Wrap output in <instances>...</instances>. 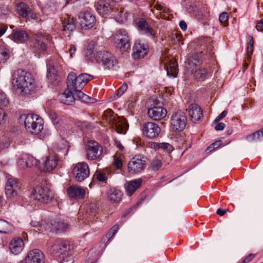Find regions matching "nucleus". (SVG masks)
Wrapping results in <instances>:
<instances>
[{"instance_id": "47", "label": "nucleus", "mask_w": 263, "mask_h": 263, "mask_svg": "<svg viewBox=\"0 0 263 263\" xmlns=\"http://www.w3.org/2000/svg\"><path fill=\"white\" fill-rule=\"evenodd\" d=\"M81 101L86 103H94L96 102V99L91 98L86 94L83 96Z\"/></svg>"}, {"instance_id": "18", "label": "nucleus", "mask_w": 263, "mask_h": 263, "mask_svg": "<svg viewBox=\"0 0 263 263\" xmlns=\"http://www.w3.org/2000/svg\"><path fill=\"white\" fill-rule=\"evenodd\" d=\"M116 1H98L95 5L96 9L98 13L102 16H104L114 9Z\"/></svg>"}, {"instance_id": "13", "label": "nucleus", "mask_w": 263, "mask_h": 263, "mask_svg": "<svg viewBox=\"0 0 263 263\" xmlns=\"http://www.w3.org/2000/svg\"><path fill=\"white\" fill-rule=\"evenodd\" d=\"M116 43L123 51H127L130 46L129 37L124 29L118 30L114 36Z\"/></svg>"}, {"instance_id": "19", "label": "nucleus", "mask_w": 263, "mask_h": 263, "mask_svg": "<svg viewBox=\"0 0 263 263\" xmlns=\"http://www.w3.org/2000/svg\"><path fill=\"white\" fill-rule=\"evenodd\" d=\"M58 156L55 154H50L43 161L42 170L44 172H50L55 168L58 164Z\"/></svg>"}, {"instance_id": "54", "label": "nucleus", "mask_w": 263, "mask_h": 263, "mask_svg": "<svg viewBox=\"0 0 263 263\" xmlns=\"http://www.w3.org/2000/svg\"><path fill=\"white\" fill-rule=\"evenodd\" d=\"M47 78L49 80H50L52 83H53V80L56 81L58 79V76L57 74L54 72L52 73L50 71H49L47 73Z\"/></svg>"}, {"instance_id": "22", "label": "nucleus", "mask_w": 263, "mask_h": 263, "mask_svg": "<svg viewBox=\"0 0 263 263\" xmlns=\"http://www.w3.org/2000/svg\"><path fill=\"white\" fill-rule=\"evenodd\" d=\"M67 193L69 198L74 199H83L85 195V190L76 185L70 186L67 190Z\"/></svg>"}, {"instance_id": "4", "label": "nucleus", "mask_w": 263, "mask_h": 263, "mask_svg": "<svg viewBox=\"0 0 263 263\" xmlns=\"http://www.w3.org/2000/svg\"><path fill=\"white\" fill-rule=\"evenodd\" d=\"M31 197L42 203H48L54 198V193L47 186L37 185L34 187L31 193Z\"/></svg>"}, {"instance_id": "9", "label": "nucleus", "mask_w": 263, "mask_h": 263, "mask_svg": "<svg viewBox=\"0 0 263 263\" xmlns=\"http://www.w3.org/2000/svg\"><path fill=\"white\" fill-rule=\"evenodd\" d=\"M95 58L98 63L101 64L106 69L112 68L118 63L115 56L107 51L97 52L95 54Z\"/></svg>"}, {"instance_id": "44", "label": "nucleus", "mask_w": 263, "mask_h": 263, "mask_svg": "<svg viewBox=\"0 0 263 263\" xmlns=\"http://www.w3.org/2000/svg\"><path fill=\"white\" fill-rule=\"evenodd\" d=\"M127 85L126 84H123L118 90L117 93L114 96V99H116L121 96L123 93L127 90Z\"/></svg>"}, {"instance_id": "28", "label": "nucleus", "mask_w": 263, "mask_h": 263, "mask_svg": "<svg viewBox=\"0 0 263 263\" xmlns=\"http://www.w3.org/2000/svg\"><path fill=\"white\" fill-rule=\"evenodd\" d=\"M168 76L176 77L178 73V64L176 61L170 60L168 63L164 64Z\"/></svg>"}, {"instance_id": "59", "label": "nucleus", "mask_w": 263, "mask_h": 263, "mask_svg": "<svg viewBox=\"0 0 263 263\" xmlns=\"http://www.w3.org/2000/svg\"><path fill=\"white\" fill-rule=\"evenodd\" d=\"M255 255L253 254H249L242 261L241 263H248L254 257Z\"/></svg>"}, {"instance_id": "48", "label": "nucleus", "mask_w": 263, "mask_h": 263, "mask_svg": "<svg viewBox=\"0 0 263 263\" xmlns=\"http://www.w3.org/2000/svg\"><path fill=\"white\" fill-rule=\"evenodd\" d=\"M229 15L228 13L226 12H222L219 17V20L221 23H225L228 20Z\"/></svg>"}, {"instance_id": "37", "label": "nucleus", "mask_w": 263, "mask_h": 263, "mask_svg": "<svg viewBox=\"0 0 263 263\" xmlns=\"http://www.w3.org/2000/svg\"><path fill=\"white\" fill-rule=\"evenodd\" d=\"M246 139L249 141L262 140V139L260 134V130H257L256 132L247 136Z\"/></svg>"}, {"instance_id": "11", "label": "nucleus", "mask_w": 263, "mask_h": 263, "mask_svg": "<svg viewBox=\"0 0 263 263\" xmlns=\"http://www.w3.org/2000/svg\"><path fill=\"white\" fill-rule=\"evenodd\" d=\"M146 166V158L136 156L128 162L127 168L130 174H135L143 171Z\"/></svg>"}, {"instance_id": "1", "label": "nucleus", "mask_w": 263, "mask_h": 263, "mask_svg": "<svg viewBox=\"0 0 263 263\" xmlns=\"http://www.w3.org/2000/svg\"><path fill=\"white\" fill-rule=\"evenodd\" d=\"M13 87L22 95H29L34 91V80L30 73L23 70H17L13 75Z\"/></svg>"}, {"instance_id": "35", "label": "nucleus", "mask_w": 263, "mask_h": 263, "mask_svg": "<svg viewBox=\"0 0 263 263\" xmlns=\"http://www.w3.org/2000/svg\"><path fill=\"white\" fill-rule=\"evenodd\" d=\"M12 226L5 220L0 219V233L7 234L11 231Z\"/></svg>"}, {"instance_id": "34", "label": "nucleus", "mask_w": 263, "mask_h": 263, "mask_svg": "<svg viewBox=\"0 0 263 263\" xmlns=\"http://www.w3.org/2000/svg\"><path fill=\"white\" fill-rule=\"evenodd\" d=\"M135 23L138 29L145 33L148 32V24L143 18H137L135 20Z\"/></svg>"}, {"instance_id": "53", "label": "nucleus", "mask_w": 263, "mask_h": 263, "mask_svg": "<svg viewBox=\"0 0 263 263\" xmlns=\"http://www.w3.org/2000/svg\"><path fill=\"white\" fill-rule=\"evenodd\" d=\"M18 164L21 168L25 169L28 167V163L23 159H20L17 162Z\"/></svg>"}, {"instance_id": "52", "label": "nucleus", "mask_w": 263, "mask_h": 263, "mask_svg": "<svg viewBox=\"0 0 263 263\" xmlns=\"http://www.w3.org/2000/svg\"><path fill=\"white\" fill-rule=\"evenodd\" d=\"M227 115V111L223 110L220 114H219L216 118L215 119L214 122L217 123L220 120L224 118L226 115Z\"/></svg>"}, {"instance_id": "40", "label": "nucleus", "mask_w": 263, "mask_h": 263, "mask_svg": "<svg viewBox=\"0 0 263 263\" xmlns=\"http://www.w3.org/2000/svg\"><path fill=\"white\" fill-rule=\"evenodd\" d=\"M119 229V226L118 224H115L112 226L106 234V238H107L108 240L110 239L115 235Z\"/></svg>"}, {"instance_id": "51", "label": "nucleus", "mask_w": 263, "mask_h": 263, "mask_svg": "<svg viewBox=\"0 0 263 263\" xmlns=\"http://www.w3.org/2000/svg\"><path fill=\"white\" fill-rule=\"evenodd\" d=\"M97 179L101 182H105L107 180V177L105 176V174L101 173L98 172L96 174Z\"/></svg>"}, {"instance_id": "46", "label": "nucleus", "mask_w": 263, "mask_h": 263, "mask_svg": "<svg viewBox=\"0 0 263 263\" xmlns=\"http://www.w3.org/2000/svg\"><path fill=\"white\" fill-rule=\"evenodd\" d=\"M9 104V100L4 92H0V105L7 106Z\"/></svg>"}, {"instance_id": "60", "label": "nucleus", "mask_w": 263, "mask_h": 263, "mask_svg": "<svg viewBox=\"0 0 263 263\" xmlns=\"http://www.w3.org/2000/svg\"><path fill=\"white\" fill-rule=\"evenodd\" d=\"M226 126L224 123L222 122L218 123L215 127V129L216 130H223Z\"/></svg>"}, {"instance_id": "27", "label": "nucleus", "mask_w": 263, "mask_h": 263, "mask_svg": "<svg viewBox=\"0 0 263 263\" xmlns=\"http://www.w3.org/2000/svg\"><path fill=\"white\" fill-rule=\"evenodd\" d=\"M63 30L68 36L75 30L76 25L73 18L67 17L62 21Z\"/></svg>"}, {"instance_id": "20", "label": "nucleus", "mask_w": 263, "mask_h": 263, "mask_svg": "<svg viewBox=\"0 0 263 263\" xmlns=\"http://www.w3.org/2000/svg\"><path fill=\"white\" fill-rule=\"evenodd\" d=\"M188 111L191 119L194 123L198 122L203 118L202 110L196 103L190 105Z\"/></svg>"}, {"instance_id": "31", "label": "nucleus", "mask_w": 263, "mask_h": 263, "mask_svg": "<svg viewBox=\"0 0 263 263\" xmlns=\"http://www.w3.org/2000/svg\"><path fill=\"white\" fill-rule=\"evenodd\" d=\"M52 227L50 228V226L47 224L46 226L44 227L45 230H49L50 231H53L54 230H60L62 231H66L69 229V226L64 221H59L57 224L54 226L51 223Z\"/></svg>"}, {"instance_id": "16", "label": "nucleus", "mask_w": 263, "mask_h": 263, "mask_svg": "<svg viewBox=\"0 0 263 263\" xmlns=\"http://www.w3.org/2000/svg\"><path fill=\"white\" fill-rule=\"evenodd\" d=\"M25 260L26 263H44L45 256L41 251L35 249L28 253Z\"/></svg>"}, {"instance_id": "61", "label": "nucleus", "mask_w": 263, "mask_h": 263, "mask_svg": "<svg viewBox=\"0 0 263 263\" xmlns=\"http://www.w3.org/2000/svg\"><path fill=\"white\" fill-rule=\"evenodd\" d=\"M148 122H146L143 126V134L146 137H148Z\"/></svg>"}, {"instance_id": "49", "label": "nucleus", "mask_w": 263, "mask_h": 263, "mask_svg": "<svg viewBox=\"0 0 263 263\" xmlns=\"http://www.w3.org/2000/svg\"><path fill=\"white\" fill-rule=\"evenodd\" d=\"M149 148L158 151L160 149V143L149 141Z\"/></svg>"}, {"instance_id": "32", "label": "nucleus", "mask_w": 263, "mask_h": 263, "mask_svg": "<svg viewBox=\"0 0 263 263\" xmlns=\"http://www.w3.org/2000/svg\"><path fill=\"white\" fill-rule=\"evenodd\" d=\"M160 132L161 128L157 124L149 122V139L158 137Z\"/></svg>"}, {"instance_id": "2", "label": "nucleus", "mask_w": 263, "mask_h": 263, "mask_svg": "<svg viewBox=\"0 0 263 263\" xmlns=\"http://www.w3.org/2000/svg\"><path fill=\"white\" fill-rule=\"evenodd\" d=\"M103 119L108 122L118 133L125 134L128 127L127 124L123 119L114 114L111 109L104 111Z\"/></svg>"}, {"instance_id": "17", "label": "nucleus", "mask_w": 263, "mask_h": 263, "mask_svg": "<svg viewBox=\"0 0 263 263\" xmlns=\"http://www.w3.org/2000/svg\"><path fill=\"white\" fill-rule=\"evenodd\" d=\"M20 188L17 180L15 178H9L5 185V193L7 197L11 198L17 195Z\"/></svg>"}, {"instance_id": "24", "label": "nucleus", "mask_w": 263, "mask_h": 263, "mask_svg": "<svg viewBox=\"0 0 263 263\" xmlns=\"http://www.w3.org/2000/svg\"><path fill=\"white\" fill-rule=\"evenodd\" d=\"M142 183V179L141 178H138L127 182L125 184V189L127 194L130 196L134 193L140 187Z\"/></svg>"}, {"instance_id": "5", "label": "nucleus", "mask_w": 263, "mask_h": 263, "mask_svg": "<svg viewBox=\"0 0 263 263\" xmlns=\"http://www.w3.org/2000/svg\"><path fill=\"white\" fill-rule=\"evenodd\" d=\"M93 78L87 73H81L78 76L74 72H70L67 78V87L72 89H82L86 84Z\"/></svg>"}, {"instance_id": "41", "label": "nucleus", "mask_w": 263, "mask_h": 263, "mask_svg": "<svg viewBox=\"0 0 263 263\" xmlns=\"http://www.w3.org/2000/svg\"><path fill=\"white\" fill-rule=\"evenodd\" d=\"M9 58L8 52L3 48H0V63H5Z\"/></svg>"}, {"instance_id": "25", "label": "nucleus", "mask_w": 263, "mask_h": 263, "mask_svg": "<svg viewBox=\"0 0 263 263\" xmlns=\"http://www.w3.org/2000/svg\"><path fill=\"white\" fill-rule=\"evenodd\" d=\"M147 50L143 44L140 42H136L134 48L133 57L134 59L143 58L147 54Z\"/></svg>"}, {"instance_id": "55", "label": "nucleus", "mask_w": 263, "mask_h": 263, "mask_svg": "<svg viewBox=\"0 0 263 263\" xmlns=\"http://www.w3.org/2000/svg\"><path fill=\"white\" fill-rule=\"evenodd\" d=\"M73 91L75 92V95L77 97L76 98H78V99L81 100L83 97V96H84L85 93L81 91V89H77V90H73Z\"/></svg>"}, {"instance_id": "45", "label": "nucleus", "mask_w": 263, "mask_h": 263, "mask_svg": "<svg viewBox=\"0 0 263 263\" xmlns=\"http://www.w3.org/2000/svg\"><path fill=\"white\" fill-rule=\"evenodd\" d=\"M185 8L189 13L194 12L196 10V6L192 1H188L185 4Z\"/></svg>"}, {"instance_id": "58", "label": "nucleus", "mask_w": 263, "mask_h": 263, "mask_svg": "<svg viewBox=\"0 0 263 263\" xmlns=\"http://www.w3.org/2000/svg\"><path fill=\"white\" fill-rule=\"evenodd\" d=\"M256 28L258 31H261L263 30V18H261L256 24Z\"/></svg>"}, {"instance_id": "23", "label": "nucleus", "mask_w": 263, "mask_h": 263, "mask_svg": "<svg viewBox=\"0 0 263 263\" xmlns=\"http://www.w3.org/2000/svg\"><path fill=\"white\" fill-rule=\"evenodd\" d=\"M73 90L71 88H68L62 93L60 97L61 102L67 105H72L76 100V97L73 93Z\"/></svg>"}, {"instance_id": "64", "label": "nucleus", "mask_w": 263, "mask_h": 263, "mask_svg": "<svg viewBox=\"0 0 263 263\" xmlns=\"http://www.w3.org/2000/svg\"><path fill=\"white\" fill-rule=\"evenodd\" d=\"M179 27L182 30L185 31L187 29V24L184 21H180L179 22Z\"/></svg>"}, {"instance_id": "56", "label": "nucleus", "mask_w": 263, "mask_h": 263, "mask_svg": "<svg viewBox=\"0 0 263 263\" xmlns=\"http://www.w3.org/2000/svg\"><path fill=\"white\" fill-rule=\"evenodd\" d=\"M254 50V45L248 44L247 47V54L248 56L251 59V56L252 55Z\"/></svg>"}, {"instance_id": "6", "label": "nucleus", "mask_w": 263, "mask_h": 263, "mask_svg": "<svg viewBox=\"0 0 263 263\" xmlns=\"http://www.w3.org/2000/svg\"><path fill=\"white\" fill-rule=\"evenodd\" d=\"M49 39L48 36H44L41 32L34 34L33 39L29 41V47L34 53L39 55L45 54L47 49L46 41Z\"/></svg>"}, {"instance_id": "43", "label": "nucleus", "mask_w": 263, "mask_h": 263, "mask_svg": "<svg viewBox=\"0 0 263 263\" xmlns=\"http://www.w3.org/2000/svg\"><path fill=\"white\" fill-rule=\"evenodd\" d=\"M160 149L166 151L169 153L174 150L173 146L170 143L166 142L160 143Z\"/></svg>"}, {"instance_id": "3", "label": "nucleus", "mask_w": 263, "mask_h": 263, "mask_svg": "<svg viewBox=\"0 0 263 263\" xmlns=\"http://www.w3.org/2000/svg\"><path fill=\"white\" fill-rule=\"evenodd\" d=\"M20 118L24 120L26 129L32 134H37L43 129L42 120L36 115L24 114Z\"/></svg>"}, {"instance_id": "7", "label": "nucleus", "mask_w": 263, "mask_h": 263, "mask_svg": "<svg viewBox=\"0 0 263 263\" xmlns=\"http://www.w3.org/2000/svg\"><path fill=\"white\" fill-rule=\"evenodd\" d=\"M73 246L68 241H57L52 246V253L56 256L68 259L71 254Z\"/></svg>"}, {"instance_id": "15", "label": "nucleus", "mask_w": 263, "mask_h": 263, "mask_svg": "<svg viewBox=\"0 0 263 263\" xmlns=\"http://www.w3.org/2000/svg\"><path fill=\"white\" fill-rule=\"evenodd\" d=\"M73 173L76 179L81 182L87 178L89 175L88 165L86 162L78 163L73 169Z\"/></svg>"}, {"instance_id": "33", "label": "nucleus", "mask_w": 263, "mask_h": 263, "mask_svg": "<svg viewBox=\"0 0 263 263\" xmlns=\"http://www.w3.org/2000/svg\"><path fill=\"white\" fill-rule=\"evenodd\" d=\"M193 73L195 79L199 81H203L206 78L208 72L204 68L197 67Z\"/></svg>"}, {"instance_id": "62", "label": "nucleus", "mask_w": 263, "mask_h": 263, "mask_svg": "<svg viewBox=\"0 0 263 263\" xmlns=\"http://www.w3.org/2000/svg\"><path fill=\"white\" fill-rule=\"evenodd\" d=\"M228 209L222 210L221 209H218L216 211V213L220 216H223L227 212Z\"/></svg>"}, {"instance_id": "8", "label": "nucleus", "mask_w": 263, "mask_h": 263, "mask_svg": "<svg viewBox=\"0 0 263 263\" xmlns=\"http://www.w3.org/2000/svg\"><path fill=\"white\" fill-rule=\"evenodd\" d=\"M171 127L174 132H181L186 127L187 117L185 113L180 110L172 114L170 120Z\"/></svg>"}, {"instance_id": "21", "label": "nucleus", "mask_w": 263, "mask_h": 263, "mask_svg": "<svg viewBox=\"0 0 263 263\" xmlns=\"http://www.w3.org/2000/svg\"><path fill=\"white\" fill-rule=\"evenodd\" d=\"M11 39L17 43H24L29 39V34L23 29H14Z\"/></svg>"}, {"instance_id": "29", "label": "nucleus", "mask_w": 263, "mask_h": 263, "mask_svg": "<svg viewBox=\"0 0 263 263\" xmlns=\"http://www.w3.org/2000/svg\"><path fill=\"white\" fill-rule=\"evenodd\" d=\"M108 198L109 200L112 203H119L122 198V193L120 190L116 189H110L108 192Z\"/></svg>"}, {"instance_id": "26", "label": "nucleus", "mask_w": 263, "mask_h": 263, "mask_svg": "<svg viewBox=\"0 0 263 263\" xmlns=\"http://www.w3.org/2000/svg\"><path fill=\"white\" fill-rule=\"evenodd\" d=\"M24 247V243L22 238H15L10 243L9 248L14 254H18L22 252Z\"/></svg>"}, {"instance_id": "30", "label": "nucleus", "mask_w": 263, "mask_h": 263, "mask_svg": "<svg viewBox=\"0 0 263 263\" xmlns=\"http://www.w3.org/2000/svg\"><path fill=\"white\" fill-rule=\"evenodd\" d=\"M31 8L23 2L19 3L16 6V11L17 13L24 18H27L29 16V13L31 12Z\"/></svg>"}, {"instance_id": "38", "label": "nucleus", "mask_w": 263, "mask_h": 263, "mask_svg": "<svg viewBox=\"0 0 263 263\" xmlns=\"http://www.w3.org/2000/svg\"><path fill=\"white\" fill-rule=\"evenodd\" d=\"M246 139L249 141L262 140V139L260 134V130H257L256 132L247 136Z\"/></svg>"}, {"instance_id": "50", "label": "nucleus", "mask_w": 263, "mask_h": 263, "mask_svg": "<svg viewBox=\"0 0 263 263\" xmlns=\"http://www.w3.org/2000/svg\"><path fill=\"white\" fill-rule=\"evenodd\" d=\"M114 164L118 169L121 168L122 166V162L121 159L118 157H115Z\"/></svg>"}, {"instance_id": "42", "label": "nucleus", "mask_w": 263, "mask_h": 263, "mask_svg": "<svg viewBox=\"0 0 263 263\" xmlns=\"http://www.w3.org/2000/svg\"><path fill=\"white\" fill-rule=\"evenodd\" d=\"M222 143V141L221 140H217L215 141V142L211 144L206 149V152L207 153H210L215 149L219 147Z\"/></svg>"}, {"instance_id": "63", "label": "nucleus", "mask_w": 263, "mask_h": 263, "mask_svg": "<svg viewBox=\"0 0 263 263\" xmlns=\"http://www.w3.org/2000/svg\"><path fill=\"white\" fill-rule=\"evenodd\" d=\"M77 50V48L75 45H70V48L69 49V52L70 57H72V55L74 54L75 52Z\"/></svg>"}, {"instance_id": "12", "label": "nucleus", "mask_w": 263, "mask_h": 263, "mask_svg": "<svg viewBox=\"0 0 263 263\" xmlns=\"http://www.w3.org/2000/svg\"><path fill=\"white\" fill-rule=\"evenodd\" d=\"M161 102L156 100V103L151 104L149 108V117L155 120H160L165 117L167 114L166 110L161 106Z\"/></svg>"}, {"instance_id": "57", "label": "nucleus", "mask_w": 263, "mask_h": 263, "mask_svg": "<svg viewBox=\"0 0 263 263\" xmlns=\"http://www.w3.org/2000/svg\"><path fill=\"white\" fill-rule=\"evenodd\" d=\"M6 117V113L4 109L0 107V124L3 123V121L5 120V118Z\"/></svg>"}, {"instance_id": "10", "label": "nucleus", "mask_w": 263, "mask_h": 263, "mask_svg": "<svg viewBox=\"0 0 263 263\" xmlns=\"http://www.w3.org/2000/svg\"><path fill=\"white\" fill-rule=\"evenodd\" d=\"M102 147L96 141L89 140L86 148L87 159L94 160L99 159L102 154Z\"/></svg>"}, {"instance_id": "14", "label": "nucleus", "mask_w": 263, "mask_h": 263, "mask_svg": "<svg viewBox=\"0 0 263 263\" xmlns=\"http://www.w3.org/2000/svg\"><path fill=\"white\" fill-rule=\"evenodd\" d=\"M78 18L80 22L82 28H91L96 22V17L90 12H81L78 15Z\"/></svg>"}, {"instance_id": "36", "label": "nucleus", "mask_w": 263, "mask_h": 263, "mask_svg": "<svg viewBox=\"0 0 263 263\" xmlns=\"http://www.w3.org/2000/svg\"><path fill=\"white\" fill-rule=\"evenodd\" d=\"M100 207V203L98 202H92L88 206L86 212L92 216H96Z\"/></svg>"}, {"instance_id": "39", "label": "nucleus", "mask_w": 263, "mask_h": 263, "mask_svg": "<svg viewBox=\"0 0 263 263\" xmlns=\"http://www.w3.org/2000/svg\"><path fill=\"white\" fill-rule=\"evenodd\" d=\"M161 166V161L158 159H155L151 163V168L152 171H157Z\"/></svg>"}]
</instances>
